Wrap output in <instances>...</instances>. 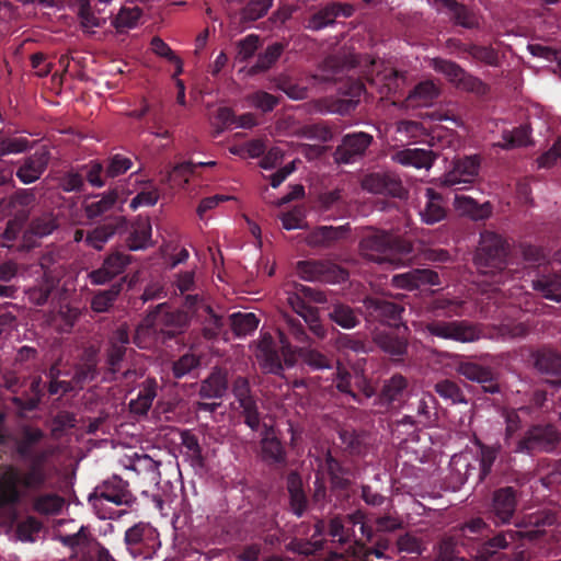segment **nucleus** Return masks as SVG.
<instances>
[{
  "label": "nucleus",
  "mask_w": 561,
  "mask_h": 561,
  "mask_svg": "<svg viewBox=\"0 0 561 561\" xmlns=\"http://www.w3.org/2000/svg\"><path fill=\"white\" fill-rule=\"evenodd\" d=\"M358 249L360 255L371 262L394 265L409 259L414 252L411 240L373 227L365 229Z\"/></svg>",
  "instance_id": "f257e3e1"
},
{
  "label": "nucleus",
  "mask_w": 561,
  "mask_h": 561,
  "mask_svg": "<svg viewBox=\"0 0 561 561\" xmlns=\"http://www.w3.org/2000/svg\"><path fill=\"white\" fill-rule=\"evenodd\" d=\"M510 248L506 240L492 231L481 233L480 244L474 256V263L481 274L490 275L495 284H504L517 272L510 267L513 264L508 257Z\"/></svg>",
  "instance_id": "f03ea898"
},
{
  "label": "nucleus",
  "mask_w": 561,
  "mask_h": 561,
  "mask_svg": "<svg viewBox=\"0 0 561 561\" xmlns=\"http://www.w3.org/2000/svg\"><path fill=\"white\" fill-rule=\"evenodd\" d=\"M556 514L550 510H541L535 513L528 514L523 518L524 530L508 529L500 531L489 540H486L482 547V553L485 556H492L499 549H506L510 543L517 540L526 539L534 541L539 539L543 535V528L551 526L556 523Z\"/></svg>",
  "instance_id": "7ed1b4c3"
},
{
  "label": "nucleus",
  "mask_w": 561,
  "mask_h": 561,
  "mask_svg": "<svg viewBox=\"0 0 561 561\" xmlns=\"http://www.w3.org/2000/svg\"><path fill=\"white\" fill-rule=\"evenodd\" d=\"M34 466H26L24 471L11 470L5 473L0 485V499L3 504L16 505L27 493H37L48 481V473Z\"/></svg>",
  "instance_id": "20e7f679"
},
{
  "label": "nucleus",
  "mask_w": 561,
  "mask_h": 561,
  "mask_svg": "<svg viewBox=\"0 0 561 561\" xmlns=\"http://www.w3.org/2000/svg\"><path fill=\"white\" fill-rule=\"evenodd\" d=\"M89 502L98 511L101 519H113L121 516L123 512H102L104 502H110L116 506H133L136 497L129 490V483L118 476H113L96 485L94 491L89 495Z\"/></svg>",
  "instance_id": "39448f33"
},
{
  "label": "nucleus",
  "mask_w": 561,
  "mask_h": 561,
  "mask_svg": "<svg viewBox=\"0 0 561 561\" xmlns=\"http://www.w3.org/2000/svg\"><path fill=\"white\" fill-rule=\"evenodd\" d=\"M167 304H160L150 311L145 322L152 330L156 340L167 343L185 332L190 324L187 313L183 311H168Z\"/></svg>",
  "instance_id": "423d86ee"
},
{
  "label": "nucleus",
  "mask_w": 561,
  "mask_h": 561,
  "mask_svg": "<svg viewBox=\"0 0 561 561\" xmlns=\"http://www.w3.org/2000/svg\"><path fill=\"white\" fill-rule=\"evenodd\" d=\"M46 437V434L39 427L24 424L20 427L14 439V447L18 456L27 462V466H37L44 473H48L46 462L50 457V450L47 448L37 449L39 444Z\"/></svg>",
  "instance_id": "0eeeda50"
},
{
  "label": "nucleus",
  "mask_w": 561,
  "mask_h": 561,
  "mask_svg": "<svg viewBox=\"0 0 561 561\" xmlns=\"http://www.w3.org/2000/svg\"><path fill=\"white\" fill-rule=\"evenodd\" d=\"M561 442V434L552 424L531 425L525 434L516 440L512 453L533 455L539 451H552Z\"/></svg>",
  "instance_id": "6e6552de"
},
{
  "label": "nucleus",
  "mask_w": 561,
  "mask_h": 561,
  "mask_svg": "<svg viewBox=\"0 0 561 561\" xmlns=\"http://www.w3.org/2000/svg\"><path fill=\"white\" fill-rule=\"evenodd\" d=\"M124 543L134 559H152L161 542L159 533L149 523L139 522L129 527L124 535Z\"/></svg>",
  "instance_id": "1a4fd4ad"
},
{
  "label": "nucleus",
  "mask_w": 561,
  "mask_h": 561,
  "mask_svg": "<svg viewBox=\"0 0 561 561\" xmlns=\"http://www.w3.org/2000/svg\"><path fill=\"white\" fill-rule=\"evenodd\" d=\"M423 332L431 337L471 343L480 339L477 325L466 320L431 319L423 324Z\"/></svg>",
  "instance_id": "9d476101"
},
{
  "label": "nucleus",
  "mask_w": 561,
  "mask_h": 561,
  "mask_svg": "<svg viewBox=\"0 0 561 561\" xmlns=\"http://www.w3.org/2000/svg\"><path fill=\"white\" fill-rule=\"evenodd\" d=\"M363 316L367 322H379L389 328L405 324L402 320L405 309L399 302L381 297H366L363 300Z\"/></svg>",
  "instance_id": "9b49d317"
},
{
  "label": "nucleus",
  "mask_w": 561,
  "mask_h": 561,
  "mask_svg": "<svg viewBox=\"0 0 561 561\" xmlns=\"http://www.w3.org/2000/svg\"><path fill=\"white\" fill-rule=\"evenodd\" d=\"M130 343L129 329L126 323L113 331L105 348V367L113 380H117V374L124 368L127 354L135 353L128 348Z\"/></svg>",
  "instance_id": "f8f14e48"
},
{
  "label": "nucleus",
  "mask_w": 561,
  "mask_h": 561,
  "mask_svg": "<svg viewBox=\"0 0 561 561\" xmlns=\"http://www.w3.org/2000/svg\"><path fill=\"white\" fill-rule=\"evenodd\" d=\"M481 159L479 156H465L455 158L451 161V168L440 179V183L446 187L456 190H466L473 183L479 174Z\"/></svg>",
  "instance_id": "ddd939ff"
},
{
  "label": "nucleus",
  "mask_w": 561,
  "mask_h": 561,
  "mask_svg": "<svg viewBox=\"0 0 561 561\" xmlns=\"http://www.w3.org/2000/svg\"><path fill=\"white\" fill-rule=\"evenodd\" d=\"M374 142V136L365 131L345 134L333 152L339 164H351L362 160Z\"/></svg>",
  "instance_id": "4468645a"
},
{
  "label": "nucleus",
  "mask_w": 561,
  "mask_h": 561,
  "mask_svg": "<svg viewBox=\"0 0 561 561\" xmlns=\"http://www.w3.org/2000/svg\"><path fill=\"white\" fill-rule=\"evenodd\" d=\"M333 382L336 389L350 396L355 402L363 404L364 399L375 396V389L363 374L348 371L341 364L337 365Z\"/></svg>",
  "instance_id": "2eb2a0df"
},
{
  "label": "nucleus",
  "mask_w": 561,
  "mask_h": 561,
  "mask_svg": "<svg viewBox=\"0 0 561 561\" xmlns=\"http://www.w3.org/2000/svg\"><path fill=\"white\" fill-rule=\"evenodd\" d=\"M518 491L514 486H502L492 494L488 518L496 526L510 524L515 515Z\"/></svg>",
  "instance_id": "dca6fc26"
},
{
  "label": "nucleus",
  "mask_w": 561,
  "mask_h": 561,
  "mask_svg": "<svg viewBox=\"0 0 561 561\" xmlns=\"http://www.w3.org/2000/svg\"><path fill=\"white\" fill-rule=\"evenodd\" d=\"M296 270L299 277L308 282L335 283L347 276L336 264L322 260L299 261Z\"/></svg>",
  "instance_id": "f3484780"
},
{
  "label": "nucleus",
  "mask_w": 561,
  "mask_h": 561,
  "mask_svg": "<svg viewBox=\"0 0 561 561\" xmlns=\"http://www.w3.org/2000/svg\"><path fill=\"white\" fill-rule=\"evenodd\" d=\"M409 332L407 324L377 331L374 334V342L393 359H402L408 353Z\"/></svg>",
  "instance_id": "a211bd4d"
},
{
  "label": "nucleus",
  "mask_w": 561,
  "mask_h": 561,
  "mask_svg": "<svg viewBox=\"0 0 561 561\" xmlns=\"http://www.w3.org/2000/svg\"><path fill=\"white\" fill-rule=\"evenodd\" d=\"M459 375L466 379L481 385L485 393H500L499 374L490 366H484L476 362H461L457 366Z\"/></svg>",
  "instance_id": "6ab92c4d"
},
{
  "label": "nucleus",
  "mask_w": 561,
  "mask_h": 561,
  "mask_svg": "<svg viewBox=\"0 0 561 561\" xmlns=\"http://www.w3.org/2000/svg\"><path fill=\"white\" fill-rule=\"evenodd\" d=\"M127 230L128 221L124 216L106 217L103 224L98 225L87 233L85 244L96 251H101L114 236L122 234Z\"/></svg>",
  "instance_id": "aec40b11"
},
{
  "label": "nucleus",
  "mask_w": 561,
  "mask_h": 561,
  "mask_svg": "<svg viewBox=\"0 0 561 561\" xmlns=\"http://www.w3.org/2000/svg\"><path fill=\"white\" fill-rule=\"evenodd\" d=\"M131 256L121 251H113L103 261L102 265L89 273L92 285H105L123 274L130 264Z\"/></svg>",
  "instance_id": "412c9836"
},
{
  "label": "nucleus",
  "mask_w": 561,
  "mask_h": 561,
  "mask_svg": "<svg viewBox=\"0 0 561 561\" xmlns=\"http://www.w3.org/2000/svg\"><path fill=\"white\" fill-rule=\"evenodd\" d=\"M434 5L438 12L446 14L456 26L467 30L479 26L477 14L463 3L456 0H434Z\"/></svg>",
  "instance_id": "4be33fe9"
},
{
  "label": "nucleus",
  "mask_w": 561,
  "mask_h": 561,
  "mask_svg": "<svg viewBox=\"0 0 561 561\" xmlns=\"http://www.w3.org/2000/svg\"><path fill=\"white\" fill-rule=\"evenodd\" d=\"M408 379L401 374H394L385 379L378 400L386 409H400L408 396Z\"/></svg>",
  "instance_id": "5701e85b"
},
{
  "label": "nucleus",
  "mask_w": 561,
  "mask_h": 561,
  "mask_svg": "<svg viewBox=\"0 0 561 561\" xmlns=\"http://www.w3.org/2000/svg\"><path fill=\"white\" fill-rule=\"evenodd\" d=\"M391 283L400 289L415 290L426 285L438 286L440 285V278L438 273L431 268H413L393 275Z\"/></svg>",
  "instance_id": "b1692460"
},
{
  "label": "nucleus",
  "mask_w": 561,
  "mask_h": 561,
  "mask_svg": "<svg viewBox=\"0 0 561 561\" xmlns=\"http://www.w3.org/2000/svg\"><path fill=\"white\" fill-rule=\"evenodd\" d=\"M363 187L374 194L399 198L405 193L401 180L392 173H371L364 179Z\"/></svg>",
  "instance_id": "393cba45"
},
{
  "label": "nucleus",
  "mask_w": 561,
  "mask_h": 561,
  "mask_svg": "<svg viewBox=\"0 0 561 561\" xmlns=\"http://www.w3.org/2000/svg\"><path fill=\"white\" fill-rule=\"evenodd\" d=\"M59 227L57 217L50 213H43L32 218L23 231V247L33 248L36 245V239H42L51 234Z\"/></svg>",
  "instance_id": "a878e982"
},
{
  "label": "nucleus",
  "mask_w": 561,
  "mask_h": 561,
  "mask_svg": "<svg viewBox=\"0 0 561 561\" xmlns=\"http://www.w3.org/2000/svg\"><path fill=\"white\" fill-rule=\"evenodd\" d=\"M354 13L351 4L332 2L310 15L305 27L311 31H320L335 22L339 16L350 18Z\"/></svg>",
  "instance_id": "bb28decb"
},
{
  "label": "nucleus",
  "mask_w": 561,
  "mask_h": 561,
  "mask_svg": "<svg viewBox=\"0 0 561 561\" xmlns=\"http://www.w3.org/2000/svg\"><path fill=\"white\" fill-rule=\"evenodd\" d=\"M534 365L548 377L552 385H561V354L552 348L542 347L533 353Z\"/></svg>",
  "instance_id": "cd10ccee"
},
{
  "label": "nucleus",
  "mask_w": 561,
  "mask_h": 561,
  "mask_svg": "<svg viewBox=\"0 0 561 561\" xmlns=\"http://www.w3.org/2000/svg\"><path fill=\"white\" fill-rule=\"evenodd\" d=\"M256 358L264 374L283 376L284 366L280 355L271 335L262 337L257 345Z\"/></svg>",
  "instance_id": "c85d7f7f"
},
{
  "label": "nucleus",
  "mask_w": 561,
  "mask_h": 561,
  "mask_svg": "<svg viewBox=\"0 0 561 561\" xmlns=\"http://www.w3.org/2000/svg\"><path fill=\"white\" fill-rule=\"evenodd\" d=\"M350 231L348 224L339 227L319 226L309 232L307 242L313 248L330 249L346 239Z\"/></svg>",
  "instance_id": "c756f323"
},
{
  "label": "nucleus",
  "mask_w": 561,
  "mask_h": 561,
  "mask_svg": "<svg viewBox=\"0 0 561 561\" xmlns=\"http://www.w3.org/2000/svg\"><path fill=\"white\" fill-rule=\"evenodd\" d=\"M288 302L291 306L293 310L302 318L304 322L308 325V329L317 336L324 337L327 330L321 324L319 319L318 308L308 305L302 298L298 295H293L288 297Z\"/></svg>",
  "instance_id": "7c9ffc66"
},
{
  "label": "nucleus",
  "mask_w": 561,
  "mask_h": 561,
  "mask_svg": "<svg viewBox=\"0 0 561 561\" xmlns=\"http://www.w3.org/2000/svg\"><path fill=\"white\" fill-rule=\"evenodd\" d=\"M270 431H272V427L263 424V437L261 439L262 459L270 466H284L287 462L286 450L277 437L270 436Z\"/></svg>",
  "instance_id": "2f4dec72"
},
{
  "label": "nucleus",
  "mask_w": 561,
  "mask_h": 561,
  "mask_svg": "<svg viewBox=\"0 0 561 561\" xmlns=\"http://www.w3.org/2000/svg\"><path fill=\"white\" fill-rule=\"evenodd\" d=\"M328 318L345 330H352L359 325L360 319L359 316L364 313V311L354 309L352 306L343 302V301H334L330 304L327 308Z\"/></svg>",
  "instance_id": "473e14b6"
},
{
  "label": "nucleus",
  "mask_w": 561,
  "mask_h": 561,
  "mask_svg": "<svg viewBox=\"0 0 561 561\" xmlns=\"http://www.w3.org/2000/svg\"><path fill=\"white\" fill-rule=\"evenodd\" d=\"M286 486L289 494L290 511L297 517L304 516L308 508V499L302 486V479L296 471H290L286 478Z\"/></svg>",
  "instance_id": "72a5a7b5"
},
{
  "label": "nucleus",
  "mask_w": 561,
  "mask_h": 561,
  "mask_svg": "<svg viewBox=\"0 0 561 561\" xmlns=\"http://www.w3.org/2000/svg\"><path fill=\"white\" fill-rule=\"evenodd\" d=\"M124 283L125 277H122L118 282L113 283L110 288L95 290L90 301L91 310L96 313L108 312L117 301Z\"/></svg>",
  "instance_id": "f704fd0d"
},
{
  "label": "nucleus",
  "mask_w": 561,
  "mask_h": 561,
  "mask_svg": "<svg viewBox=\"0 0 561 561\" xmlns=\"http://www.w3.org/2000/svg\"><path fill=\"white\" fill-rule=\"evenodd\" d=\"M94 198V201L83 203L84 214L90 220H95L113 210L118 199V193L116 190H110L95 195Z\"/></svg>",
  "instance_id": "c9c22d12"
},
{
  "label": "nucleus",
  "mask_w": 561,
  "mask_h": 561,
  "mask_svg": "<svg viewBox=\"0 0 561 561\" xmlns=\"http://www.w3.org/2000/svg\"><path fill=\"white\" fill-rule=\"evenodd\" d=\"M436 154L432 150L421 148H407L396 152L393 159L405 167H414L416 169H428L432 167Z\"/></svg>",
  "instance_id": "e433bc0d"
},
{
  "label": "nucleus",
  "mask_w": 561,
  "mask_h": 561,
  "mask_svg": "<svg viewBox=\"0 0 561 561\" xmlns=\"http://www.w3.org/2000/svg\"><path fill=\"white\" fill-rule=\"evenodd\" d=\"M533 289L546 299L561 302V272L541 273L533 280Z\"/></svg>",
  "instance_id": "4c0bfd02"
},
{
  "label": "nucleus",
  "mask_w": 561,
  "mask_h": 561,
  "mask_svg": "<svg viewBox=\"0 0 561 561\" xmlns=\"http://www.w3.org/2000/svg\"><path fill=\"white\" fill-rule=\"evenodd\" d=\"M48 159L44 154H33L25 158L18 168L15 175L23 184L37 181L47 169Z\"/></svg>",
  "instance_id": "58836bf2"
},
{
  "label": "nucleus",
  "mask_w": 561,
  "mask_h": 561,
  "mask_svg": "<svg viewBox=\"0 0 561 561\" xmlns=\"http://www.w3.org/2000/svg\"><path fill=\"white\" fill-rule=\"evenodd\" d=\"M36 203L34 188H19L8 199L7 208L13 217L24 214L28 221L32 208Z\"/></svg>",
  "instance_id": "ea45409f"
},
{
  "label": "nucleus",
  "mask_w": 561,
  "mask_h": 561,
  "mask_svg": "<svg viewBox=\"0 0 561 561\" xmlns=\"http://www.w3.org/2000/svg\"><path fill=\"white\" fill-rule=\"evenodd\" d=\"M228 389L227 371L215 368L209 376L202 381L199 396L203 399H220Z\"/></svg>",
  "instance_id": "a19ab883"
},
{
  "label": "nucleus",
  "mask_w": 561,
  "mask_h": 561,
  "mask_svg": "<svg viewBox=\"0 0 561 561\" xmlns=\"http://www.w3.org/2000/svg\"><path fill=\"white\" fill-rule=\"evenodd\" d=\"M339 438L344 450L351 456H363L368 449V435L364 431H356L352 427H342L339 430Z\"/></svg>",
  "instance_id": "79ce46f5"
},
{
  "label": "nucleus",
  "mask_w": 561,
  "mask_h": 561,
  "mask_svg": "<svg viewBox=\"0 0 561 561\" xmlns=\"http://www.w3.org/2000/svg\"><path fill=\"white\" fill-rule=\"evenodd\" d=\"M365 92V85L363 82L355 80L351 81L347 90L344 92L348 99H339L332 102L328 107V112L348 114L354 111L359 102L360 95Z\"/></svg>",
  "instance_id": "37998d69"
},
{
  "label": "nucleus",
  "mask_w": 561,
  "mask_h": 561,
  "mask_svg": "<svg viewBox=\"0 0 561 561\" xmlns=\"http://www.w3.org/2000/svg\"><path fill=\"white\" fill-rule=\"evenodd\" d=\"M158 382L154 378H147L142 383L135 400L129 403L130 410L139 415H145L150 410L157 397Z\"/></svg>",
  "instance_id": "c03bdc74"
},
{
  "label": "nucleus",
  "mask_w": 561,
  "mask_h": 561,
  "mask_svg": "<svg viewBox=\"0 0 561 561\" xmlns=\"http://www.w3.org/2000/svg\"><path fill=\"white\" fill-rule=\"evenodd\" d=\"M426 204L420 210L421 219L426 225H434L446 217V209L442 205V196L433 188H426Z\"/></svg>",
  "instance_id": "a18cd8bd"
},
{
  "label": "nucleus",
  "mask_w": 561,
  "mask_h": 561,
  "mask_svg": "<svg viewBox=\"0 0 561 561\" xmlns=\"http://www.w3.org/2000/svg\"><path fill=\"white\" fill-rule=\"evenodd\" d=\"M31 499L32 508L41 515H57L61 512L65 500L56 493L35 494Z\"/></svg>",
  "instance_id": "49530a36"
},
{
  "label": "nucleus",
  "mask_w": 561,
  "mask_h": 561,
  "mask_svg": "<svg viewBox=\"0 0 561 561\" xmlns=\"http://www.w3.org/2000/svg\"><path fill=\"white\" fill-rule=\"evenodd\" d=\"M367 80L371 85H378V83L381 82L382 84L379 87V92L381 94H391L401 89L405 76L404 72L390 68L386 69L383 72L377 73L376 78H367Z\"/></svg>",
  "instance_id": "de8ad7c7"
},
{
  "label": "nucleus",
  "mask_w": 561,
  "mask_h": 561,
  "mask_svg": "<svg viewBox=\"0 0 561 561\" xmlns=\"http://www.w3.org/2000/svg\"><path fill=\"white\" fill-rule=\"evenodd\" d=\"M151 238V224L149 219H138L133 226L127 245L129 250L136 251L148 245Z\"/></svg>",
  "instance_id": "09e8293b"
},
{
  "label": "nucleus",
  "mask_w": 561,
  "mask_h": 561,
  "mask_svg": "<svg viewBox=\"0 0 561 561\" xmlns=\"http://www.w3.org/2000/svg\"><path fill=\"white\" fill-rule=\"evenodd\" d=\"M358 64V60L355 56H352L350 60H346L344 57L340 55H330L325 57L321 64V70L325 72V75L321 76L323 81H331L335 79V76L339 75L345 67L354 68Z\"/></svg>",
  "instance_id": "8fccbe9b"
},
{
  "label": "nucleus",
  "mask_w": 561,
  "mask_h": 561,
  "mask_svg": "<svg viewBox=\"0 0 561 561\" xmlns=\"http://www.w3.org/2000/svg\"><path fill=\"white\" fill-rule=\"evenodd\" d=\"M529 128L527 126H518L512 130H503L502 140L493 146L504 150L524 147L529 144Z\"/></svg>",
  "instance_id": "3c124183"
},
{
  "label": "nucleus",
  "mask_w": 561,
  "mask_h": 561,
  "mask_svg": "<svg viewBox=\"0 0 561 561\" xmlns=\"http://www.w3.org/2000/svg\"><path fill=\"white\" fill-rule=\"evenodd\" d=\"M236 411L242 419L244 424L253 432H259L263 428L262 414L259 409V400H254L248 403L233 405Z\"/></svg>",
  "instance_id": "603ef678"
},
{
  "label": "nucleus",
  "mask_w": 561,
  "mask_h": 561,
  "mask_svg": "<svg viewBox=\"0 0 561 561\" xmlns=\"http://www.w3.org/2000/svg\"><path fill=\"white\" fill-rule=\"evenodd\" d=\"M284 50L285 45L283 43L276 42L268 45L263 53L259 54L256 62L252 67V72L259 73L271 69Z\"/></svg>",
  "instance_id": "864d4df0"
},
{
  "label": "nucleus",
  "mask_w": 561,
  "mask_h": 561,
  "mask_svg": "<svg viewBox=\"0 0 561 561\" xmlns=\"http://www.w3.org/2000/svg\"><path fill=\"white\" fill-rule=\"evenodd\" d=\"M460 46L463 53L470 55L478 61L492 67L500 65L499 53L492 46H481L476 44H460Z\"/></svg>",
  "instance_id": "5fc2aeb1"
},
{
  "label": "nucleus",
  "mask_w": 561,
  "mask_h": 561,
  "mask_svg": "<svg viewBox=\"0 0 561 561\" xmlns=\"http://www.w3.org/2000/svg\"><path fill=\"white\" fill-rule=\"evenodd\" d=\"M229 319L233 333L239 337L253 333L259 325V319L252 312H234Z\"/></svg>",
  "instance_id": "6e6d98bb"
},
{
  "label": "nucleus",
  "mask_w": 561,
  "mask_h": 561,
  "mask_svg": "<svg viewBox=\"0 0 561 561\" xmlns=\"http://www.w3.org/2000/svg\"><path fill=\"white\" fill-rule=\"evenodd\" d=\"M272 82L277 90L293 100H305L308 96V89L295 82L287 75H278L273 78Z\"/></svg>",
  "instance_id": "4d7b16f0"
},
{
  "label": "nucleus",
  "mask_w": 561,
  "mask_h": 561,
  "mask_svg": "<svg viewBox=\"0 0 561 561\" xmlns=\"http://www.w3.org/2000/svg\"><path fill=\"white\" fill-rule=\"evenodd\" d=\"M274 0H249L241 9L240 20L242 22H254L263 18L272 8Z\"/></svg>",
  "instance_id": "13d9d810"
},
{
  "label": "nucleus",
  "mask_w": 561,
  "mask_h": 561,
  "mask_svg": "<svg viewBox=\"0 0 561 561\" xmlns=\"http://www.w3.org/2000/svg\"><path fill=\"white\" fill-rule=\"evenodd\" d=\"M231 392L234 398V401L231 403L232 407L259 400L252 391L249 379L243 376H238L233 379Z\"/></svg>",
  "instance_id": "bf43d9fd"
},
{
  "label": "nucleus",
  "mask_w": 561,
  "mask_h": 561,
  "mask_svg": "<svg viewBox=\"0 0 561 561\" xmlns=\"http://www.w3.org/2000/svg\"><path fill=\"white\" fill-rule=\"evenodd\" d=\"M480 453H479V463H480V472L479 478L483 481L492 471V467L499 456L500 447L499 446H489L478 443Z\"/></svg>",
  "instance_id": "052dcab7"
},
{
  "label": "nucleus",
  "mask_w": 561,
  "mask_h": 561,
  "mask_svg": "<svg viewBox=\"0 0 561 561\" xmlns=\"http://www.w3.org/2000/svg\"><path fill=\"white\" fill-rule=\"evenodd\" d=\"M141 14L142 11L138 7H123L114 18L112 24L117 32H124L127 28L135 27L141 18Z\"/></svg>",
  "instance_id": "680f3d73"
},
{
  "label": "nucleus",
  "mask_w": 561,
  "mask_h": 561,
  "mask_svg": "<svg viewBox=\"0 0 561 561\" xmlns=\"http://www.w3.org/2000/svg\"><path fill=\"white\" fill-rule=\"evenodd\" d=\"M514 254L520 255L523 261L529 265H540L547 260L542 248L528 242H519L515 245Z\"/></svg>",
  "instance_id": "e2e57ef3"
},
{
  "label": "nucleus",
  "mask_w": 561,
  "mask_h": 561,
  "mask_svg": "<svg viewBox=\"0 0 561 561\" xmlns=\"http://www.w3.org/2000/svg\"><path fill=\"white\" fill-rule=\"evenodd\" d=\"M435 391L445 400H450L451 403H466V396L457 382L444 379L438 381L435 387Z\"/></svg>",
  "instance_id": "0e129e2a"
},
{
  "label": "nucleus",
  "mask_w": 561,
  "mask_h": 561,
  "mask_svg": "<svg viewBox=\"0 0 561 561\" xmlns=\"http://www.w3.org/2000/svg\"><path fill=\"white\" fill-rule=\"evenodd\" d=\"M197 167H205V162L194 163L185 161L175 165L169 173V182L172 186H184L188 183V176L195 173Z\"/></svg>",
  "instance_id": "69168bd1"
},
{
  "label": "nucleus",
  "mask_w": 561,
  "mask_h": 561,
  "mask_svg": "<svg viewBox=\"0 0 561 561\" xmlns=\"http://www.w3.org/2000/svg\"><path fill=\"white\" fill-rule=\"evenodd\" d=\"M57 283V277H50V279H43L42 284L31 288L27 291L30 302L36 306H44L48 301Z\"/></svg>",
  "instance_id": "338daca9"
},
{
  "label": "nucleus",
  "mask_w": 561,
  "mask_h": 561,
  "mask_svg": "<svg viewBox=\"0 0 561 561\" xmlns=\"http://www.w3.org/2000/svg\"><path fill=\"white\" fill-rule=\"evenodd\" d=\"M181 445L186 449V454L197 466L204 465V457L198 437L188 430L181 432Z\"/></svg>",
  "instance_id": "774afa93"
}]
</instances>
